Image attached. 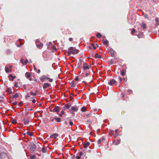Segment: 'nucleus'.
I'll list each match as a JSON object with an SVG mask.
<instances>
[{
	"instance_id": "1",
	"label": "nucleus",
	"mask_w": 159,
	"mask_h": 159,
	"mask_svg": "<svg viewBox=\"0 0 159 159\" xmlns=\"http://www.w3.org/2000/svg\"><path fill=\"white\" fill-rule=\"evenodd\" d=\"M68 50H70L72 54H76L78 53L79 50L73 47H70L68 48Z\"/></svg>"
},
{
	"instance_id": "2",
	"label": "nucleus",
	"mask_w": 159,
	"mask_h": 159,
	"mask_svg": "<svg viewBox=\"0 0 159 159\" xmlns=\"http://www.w3.org/2000/svg\"><path fill=\"white\" fill-rule=\"evenodd\" d=\"M1 159H9L7 155L5 152H2L0 154Z\"/></svg>"
},
{
	"instance_id": "3",
	"label": "nucleus",
	"mask_w": 159,
	"mask_h": 159,
	"mask_svg": "<svg viewBox=\"0 0 159 159\" xmlns=\"http://www.w3.org/2000/svg\"><path fill=\"white\" fill-rule=\"evenodd\" d=\"M108 53L111 57H115V52L112 48H111L109 50Z\"/></svg>"
},
{
	"instance_id": "4",
	"label": "nucleus",
	"mask_w": 159,
	"mask_h": 159,
	"mask_svg": "<svg viewBox=\"0 0 159 159\" xmlns=\"http://www.w3.org/2000/svg\"><path fill=\"white\" fill-rule=\"evenodd\" d=\"M90 66L85 62H84L83 64V68L84 70H87L89 69Z\"/></svg>"
},
{
	"instance_id": "5",
	"label": "nucleus",
	"mask_w": 159,
	"mask_h": 159,
	"mask_svg": "<svg viewBox=\"0 0 159 159\" xmlns=\"http://www.w3.org/2000/svg\"><path fill=\"white\" fill-rule=\"evenodd\" d=\"M116 83V81L114 79H112L109 80V81L108 82V84L111 86H113Z\"/></svg>"
},
{
	"instance_id": "6",
	"label": "nucleus",
	"mask_w": 159,
	"mask_h": 159,
	"mask_svg": "<svg viewBox=\"0 0 159 159\" xmlns=\"http://www.w3.org/2000/svg\"><path fill=\"white\" fill-rule=\"evenodd\" d=\"M49 77H48L46 75H43L42 77L40 78V80L41 82H43L45 80H48Z\"/></svg>"
},
{
	"instance_id": "7",
	"label": "nucleus",
	"mask_w": 159,
	"mask_h": 159,
	"mask_svg": "<svg viewBox=\"0 0 159 159\" xmlns=\"http://www.w3.org/2000/svg\"><path fill=\"white\" fill-rule=\"evenodd\" d=\"M36 146L34 144H31L30 147V151L32 152H34L36 150Z\"/></svg>"
},
{
	"instance_id": "8",
	"label": "nucleus",
	"mask_w": 159,
	"mask_h": 159,
	"mask_svg": "<svg viewBox=\"0 0 159 159\" xmlns=\"http://www.w3.org/2000/svg\"><path fill=\"white\" fill-rule=\"evenodd\" d=\"M97 46H98V45L97 44L92 43L91 46L89 47V48L90 49H93L95 50Z\"/></svg>"
},
{
	"instance_id": "9",
	"label": "nucleus",
	"mask_w": 159,
	"mask_h": 159,
	"mask_svg": "<svg viewBox=\"0 0 159 159\" xmlns=\"http://www.w3.org/2000/svg\"><path fill=\"white\" fill-rule=\"evenodd\" d=\"M60 109V107L57 106H55L54 108L52 110V112H57L59 111Z\"/></svg>"
},
{
	"instance_id": "10",
	"label": "nucleus",
	"mask_w": 159,
	"mask_h": 159,
	"mask_svg": "<svg viewBox=\"0 0 159 159\" xmlns=\"http://www.w3.org/2000/svg\"><path fill=\"white\" fill-rule=\"evenodd\" d=\"M58 136V134L56 133H54L50 136V137L51 138H53L54 139H55Z\"/></svg>"
},
{
	"instance_id": "11",
	"label": "nucleus",
	"mask_w": 159,
	"mask_h": 159,
	"mask_svg": "<svg viewBox=\"0 0 159 159\" xmlns=\"http://www.w3.org/2000/svg\"><path fill=\"white\" fill-rule=\"evenodd\" d=\"M51 86V84L48 83H44L43 84V88L44 89H46L48 87H50Z\"/></svg>"
},
{
	"instance_id": "12",
	"label": "nucleus",
	"mask_w": 159,
	"mask_h": 159,
	"mask_svg": "<svg viewBox=\"0 0 159 159\" xmlns=\"http://www.w3.org/2000/svg\"><path fill=\"white\" fill-rule=\"evenodd\" d=\"M90 143V142L88 141L84 142V148H87L89 145Z\"/></svg>"
},
{
	"instance_id": "13",
	"label": "nucleus",
	"mask_w": 159,
	"mask_h": 159,
	"mask_svg": "<svg viewBox=\"0 0 159 159\" xmlns=\"http://www.w3.org/2000/svg\"><path fill=\"white\" fill-rule=\"evenodd\" d=\"M21 63L23 65H26L28 62V60L27 59H26L25 62H24L23 60L22 59H20Z\"/></svg>"
},
{
	"instance_id": "14",
	"label": "nucleus",
	"mask_w": 159,
	"mask_h": 159,
	"mask_svg": "<svg viewBox=\"0 0 159 159\" xmlns=\"http://www.w3.org/2000/svg\"><path fill=\"white\" fill-rule=\"evenodd\" d=\"M103 43L105 44L107 46H108V41L106 39H103L102 40Z\"/></svg>"
},
{
	"instance_id": "15",
	"label": "nucleus",
	"mask_w": 159,
	"mask_h": 159,
	"mask_svg": "<svg viewBox=\"0 0 159 159\" xmlns=\"http://www.w3.org/2000/svg\"><path fill=\"white\" fill-rule=\"evenodd\" d=\"M11 90V89L10 88H9L7 89L6 92L7 93H9L10 94H12L13 93Z\"/></svg>"
},
{
	"instance_id": "16",
	"label": "nucleus",
	"mask_w": 159,
	"mask_h": 159,
	"mask_svg": "<svg viewBox=\"0 0 159 159\" xmlns=\"http://www.w3.org/2000/svg\"><path fill=\"white\" fill-rule=\"evenodd\" d=\"M117 57H115L113 59H111L109 60V61L111 65L113 64V62L115 61L116 59H117Z\"/></svg>"
},
{
	"instance_id": "17",
	"label": "nucleus",
	"mask_w": 159,
	"mask_h": 159,
	"mask_svg": "<svg viewBox=\"0 0 159 159\" xmlns=\"http://www.w3.org/2000/svg\"><path fill=\"white\" fill-rule=\"evenodd\" d=\"M30 73L26 72L25 74V76L27 79H28L30 76Z\"/></svg>"
},
{
	"instance_id": "18",
	"label": "nucleus",
	"mask_w": 159,
	"mask_h": 159,
	"mask_svg": "<svg viewBox=\"0 0 159 159\" xmlns=\"http://www.w3.org/2000/svg\"><path fill=\"white\" fill-rule=\"evenodd\" d=\"M143 33L142 32H139L137 36L139 38H142L143 37Z\"/></svg>"
},
{
	"instance_id": "19",
	"label": "nucleus",
	"mask_w": 159,
	"mask_h": 159,
	"mask_svg": "<svg viewBox=\"0 0 159 159\" xmlns=\"http://www.w3.org/2000/svg\"><path fill=\"white\" fill-rule=\"evenodd\" d=\"M55 120H56V121L57 122H61V121L60 120H61V118L60 117H57L56 116L54 117Z\"/></svg>"
},
{
	"instance_id": "20",
	"label": "nucleus",
	"mask_w": 159,
	"mask_h": 159,
	"mask_svg": "<svg viewBox=\"0 0 159 159\" xmlns=\"http://www.w3.org/2000/svg\"><path fill=\"white\" fill-rule=\"evenodd\" d=\"M9 76L10 77V78H9V80L11 81L13 80L16 77L15 76H12L11 74H10Z\"/></svg>"
},
{
	"instance_id": "21",
	"label": "nucleus",
	"mask_w": 159,
	"mask_h": 159,
	"mask_svg": "<svg viewBox=\"0 0 159 159\" xmlns=\"http://www.w3.org/2000/svg\"><path fill=\"white\" fill-rule=\"evenodd\" d=\"M23 121H24V124L25 125H28V123L29 121V120L25 119V118H24L23 119Z\"/></svg>"
},
{
	"instance_id": "22",
	"label": "nucleus",
	"mask_w": 159,
	"mask_h": 159,
	"mask_svg": "<svg viewBox=\"0 0 159 159\" xmlns=\"http://www.w3.org/2000/svg\"><path fill=\"white\" fill-rule=\"evenodd\" d=\"M71 110L75 111H77L78 110V109L74 106H73L71 107Z\"/></svg>"
},
{
	"instance_id": "23",
	"label": "nucleus",
	"mask_w": 159,
	"mask_h": 159,
	"mask_svg": "<svg viewBox=\"0 0 159 159\" xmlns=\"http://www.w3.org/2000/svg\"><path fill=\"white\" fill-rule=\"evenodd\" d=\"M70 107V106L69 105H65L64 106V110H66L67 109H69Z\"/></svg>"
},
{
	"instance_id": "24",
	"label": "nucleus",
	"mask_w": 159,
	"mask_h": 159,
	"mask_svg": "<svg viewBox=\"0 0 159 159\" xmlns=\"http://www.w3.org/2000/svg\"><path fill=\"white\" fill-rule=\"evenodd\" d=\"M141 27L143 28V30L146 29V24H144V23L143 22L142 23V25L141 26Z\"/></svg>"
},
{
	"instance_id": "25",
	"label": "nucleus",
	"mask_w": 159,
	"mask_h": 159,
	"mask_svg": "<svg viewBox=\"0 0 159 159\" xmlns=\"http://www.w3.org/2000/svg\"><path fill=\"white\" fill-rule=\"evenodd\" d=\"M81 111L83 112H85L86 111V108L85 107H83L81 108Z\"/></svg>"
},
{
	"instance_id": "26",
	"label": "nucleus",
	"mask_w": 159,
	"mask_h": 159,
	"mask_svg": "<svg viewBox=\"0 0 159 159\" xmlns=\"http://www.w3.org/2000/svg\"><path fill=\"white\" fill-rule=\"evenodd\" d=\"M43 45V44L42 43H40L39 44H37V47L38 48H40L42 47Z\"/></svg>"
},
{
	"instance_id": "27",
	"label": "nucleus",
	"mask_w": 159,
	"mask_h": 159,
	"mask_svg": "<svg viewBox=\"0 0 159 159\" xmlns=\"http://www.w3.org/2000/svg\"><path fill=\"white\" fill-rule=\"evenodd\" d=\"M18 97V94L17 93H16L15 95L12 96V98H17Z\"/></svg>"
},
{
	"instance_id": "28",
	"label": "nucleus",
	"mask_w": 159,
	"mask_h": 159,
	"mask_svg": "<svg viewBox=\"0 0 159 159\" xmlns=\"http://www.w3.org/2000/svg\"><path fill=\"white\" fill-rule=\"evenodd\" d=\"M95 58H102L101 56L97 54H96L95 55Z\"/></svg>"
},
{
	"instance_id": "29",
	"label": "nucleus",
	"mask_w": 159,
	"mask_h": 159,
	"mask_svg": "<svg viewBox=\"0 0 159 159\" xmlns=\"http://www.w3.org/2000/svg\"><path fill=\"white\" fill-rule=\"evenodd\" d=\"M96 36L97 38H100L102 36V35L99 33H98L97 34Z\"/></svg>"
},
{
	"instance_id": "30",
	"label": "nucleus",
	"mask_w": 159,
	"mask_h": 159,
	"mask_svg": "<svg viewBox=\"0 0 159 159\" xmlns=\"http://www.w3.org/2000/svg\"><path fill=\"white\" fill-rule=\"evenodd\" d=\"M5 70L6 72L7 73H8L9 71H11V70H9V68L7 67H5Z\"/></svg>"
},
{
	"instance_id": "31",
	"label": "nucleus",
	"mask_w": 159,
	"mask_h": 159,
	"mask_svg": "<svg viewBox=\"0 0 159 159\" xmlns=\"http://www.w3.org/2000/svg\"><path fill=\"white\" fill-rule=\"evenodd\" d=\"M61 113H60L59 114V116L60 117H62V115L63 114H64V113H65V112H64V111H61Z\"/></svg>"
},
{
	"instance_id": "32",
	"label": "nucleus",
	"mask_w": 159,
	"mask_h": 159,
	"mask_svg": "<svg viewBox=\"0 0 159 159\" xmlns=\"http://www.w3.org/2000/svg\"><path fill=\"white\" fill-rule=\"evenodd\" d=\"M26 134L30 136H33V134L32 133L30 132L29 131H27L26 132Z\"/></svg>"
},
{
	"instance_id": "33",
	"label": "nucleus",
	"mask_w": 159,
	"mask_h": 159,
	"mask_svg": "<svg viewBox=\"0 0 159 159\" xmlns=\"http://www.w3.org/2000/svg\"><path fill=\"white\" fill-rule=\"evenodd\" d=\"M11 122L13 124H16L17 123V120H16L14 119L11 121Z\"/></svg>"
},
{
	"instance_id": "34",
	"label": "nucleus",
	"mask_w": 159,
	"mask_h": 159,
	"mask_svg": "<svg viewBox=\"0 0 159 159\" xmlns=\"http://www.w3.org/2000/svg\"><path fill=\"white\" fill-rule=\"evenodd\" d=\"M136 30L134 28L132 30L131 32V34L132 35H133L135 32Z\"/></svg>"
},
{
	"instance_id": "35",
	"label": "nucleus",
	"mask_w": 159,
	"mask_h": 159,
	"mask_svg": "<svg viewBox=\"0 0 159 159\" xmlns=\"http://www.w3.org/2000/svg\"><path fill=\"white\" fill-rule=\"evenodd\" d=\"M46 151H47V150L45 148H42V151L43 152H46Z\"/></svg>"
},
{
	"instance_id": "36",
	"label": "nucleus",
	"mask_w": 159,
	"mask_h": 159,
	"mask_svg": "<svg viewBox=\"0 0 159 159\" xmlns=\"http://www.w3.org/2000/svg\"><path fill=\"white\" fill-rule=\"evenodd\" d=\"M36 158V156L35 155H34L31 156L30 159H35Z\"/></svg>"
},
{
	"instance_id": "37",
	"label": "nucleus",
	"mask_w": 159,
	"mask_h": 159,
	"mask_svg": "<svg viewBox=\"0 0 159 159\" xmlns=\"http://www.w3.org/2000/svg\"><path fill=\"white\" fill-rule=\"evenodd\" d=\"M69 124L71 126L72 125H73V123L71 121V120H70Z\"/></svg>"
},
{
	"instance_id": "38",
	"label": "nucleus",
	"mask_w": 159,
	"mask_h": 159,
	"mask_svg": "<svg viewBox=\"0 0 159 159\" xmlns=\"http://www.w3.org/2000/svg\"><path fill=\"white\" fill-rule=\"evenodd\" d=\"M30 93L31 95H33V96H35L36 95V94L34 93L33 92L31 91L30 92Z\"/></svg>"
},
{
	"instance_id": "39",
	"label": "nucleus",
	"mask_w": 159,
	"mask_h": 159,
	"mask_svg": "<svg viewBox=\"0 0 159 159\" xmlns=\"http://www.w3.org/2000/svg\"><path fill=\"white\" fill-rule=\"evenodd\" d=\"M155 21L157 23H158L159 22V18L157 17L155 19Z\"/></svg>"
},
{
	"instance_id": "40",
	"label": "nucleus",
	"mask_w": 159,
	"mask_h": 159,
	"mask_svg": "<svg viewBox=\"0 0 159 159\" xmlns=\"http://www.w3.org/2000/svg\"><path fill=\"white\" fill-rule=\"evenodd\" d=\"M125 73L124 71H122L121 73V75H122V76H124L125 75Z\"/></svg>"
},
{
	"instance_id": "41",
	"label": "nucleus",
	"mask_w": 159,
	"mask_h": 159,
	"mask_svg": "<svg viewBox=\"0 0 159 159\" xmlns=\"http://www.w3.org/2000/svg\"><path fill=\"white\" fill-rule=\"evenodd\" d=\"M78 80H79V77L78 76H76L74 80L75 81H77Z\"/></svg>"
},
{
	"instance_id": "42",
	"label": "nucleus",
	"mask_w": 159,
	"mask_h": 159,
	"mask_svg": "<svg viewBox=\"0 0 159 159\" xmlns=\"http://www.w3.org/2000/svg\"><path fill=\"white\" fill-rule=\"evenodd\" d=\"M18 83L17 82H16L15 83V84H14L15 86L16 87H19V86H18Z\"/></svg>"
},
{
	"instance_id": "43",
	"label": "nucleus",
	"mask_w": 159,
	"mask_h": 159,
	"mask_svg": "<svg viewBox=\"0 0 159 159\" xmlns=\"http://www.w3.org/2000/svg\"><path fill=\"white\" fill-rule=\"evenodd\" d=\"M102 140H101V139L100 138L98 141V144H99L101 142H102Z\"/></svg>"
},
{
	"instance_id": "44",
	"label": "nucleus",
	"mask_w": 159,
	"mask_h": 159,
	"mask_svg": "<svg viewBox=\"0 0 159 159\" xmlns=\"http://www.w3.org/2000/svg\"><path fill=\"white\" fill-rule=\"evenodd\" d=\"M68 51H69L67 53H68L67 55H68V56H69L71 55V53L70 52V50H68Z\"/></svg>"
},
{
	"instance_id": "45",
	"label": "nucleus",
	"mask_w": 159,
	"mask_h": 159,
	"mask_svg": "<svg viewBox=\"0 0 159 159\" xmlns=\"http://www.w3.org/2000/svg\"><path fill=\"white\" fill-rule=\"evenodd\" d=\"M48 80H49V81L50 82H52L53 81V79H50V78H49V79Z\"/></svg>"
},
{
	"instance_id": "46",
	"label": "nucleus",
	"mask_w": 159,
	"mask_h": 159,
	"mask_svg": "<svg viewBox=\"0 0 159 159\" xmlns=\"http://www.w3.org/2000/svg\"><path fill=\"white\" fill-rule=\"evenodd\" d=\"M37 73L39 74L40 72V70L39 69H37V70H36Z\"/></svg>"
},
{
	"instance_id": "47",
	"label": "nucleus",
	"mask_w": 159,
	"mask_h": 159,
	"mask_svg": "<svg viewBox=\"0 0 159 159\" xmlns=\"http://www.w3.org/2000/svg\"><path fill=\"white\" fill-rule=\"evenodd\" d=\"M32 102L33 103H34L36 102V100L35 99H33L32 100Z\"/></svg>"
},
{
	"instance_id": "48",
	"label": "nucleus",
	"mask_w": 159,
	"mask_h": 159,
	"mask_svg": "<svg viewBox=\"0 0 159 159\" xmlns=\"http://www.w3.org/2000/svg\"><path fill=\"white\" fill-rule=\"evenodd\" d=\"M90 75V72H87L86 73V76L87 77V76H89Z\"/></svg>"
},
{
	"instance_id": "49",
	"label": "nucleus",
	"mask_w": 159,
	"mask_h": 159,
	"mask_svg": "<svg viewBox=\"0 0 159 159\" xmlns=\"http://www.w3.org/2000/svg\"><path fill=\"white\" fill-rule=\"evenodd\" d=\"M101 139L102 141H104L105 140V138L104 137H102L101 138H100Z\"/></svg>"
},
{
	"instance_id": "50",
	"label": "nucleus",
	"mask_w": 159,
	"mask_h": 159,
	"mask_svg": "<svg viewBox=\"0 0 159 159\" xmlns=\"http://www.w3.org/2000/svg\"><path fill=\"white\" fill-rule=\"evenodd\" d=\"M83 153L82 152H80L79 154L80 156H82L83 155Z\"/></svg>"
},
{
	"instance_id": "51",
	"label": "nucleus",
	"mask_w": 159,
	"mask_h": 159,
	"mask_svg": "<svg viewBox=\"0 0 159 159\" xmlns=\"http://www.w3.org/2000/svg\"><path fill=\"white\" fill-rule=\"evenodd\" d=\"M23 87L25 89V90L26 89V84L24 85L23 86Z\"/></svg>"
},
{
	"instance_id": "52",
	"label": "nucleus",
	"mask_w": 159,
	"mask_h": 159,
	"mask_svg": "<svg viewBox=\"0 0 159 159\" xmlns=\"http://www.w3.org/2000/svg\"><path fill=\"white\" fill-rule=\"evenodd\" d=\"M76 158L77 159H80V156H77L76 157Z\"/></svg>"
},
{
	"instance_id": "53",
	"label": "nucleus",
	"mask_w": 159,
	"mask_h": 159,
	"mask_svg": "<svg viewBox=\"0 0 159 159\" xmlns=\"http://www.w3.org/2000/svg\"><path fill=\"white\" fill-rule=\"evenodd\" d=\"M86 116L87 117H91V116L90 114H88L86 115Z\"/></svg>"
},
{
	"instance_id": "54",
	"label": "nucleus",
	"mask_w": 159,
	"mask_h": 159,
	"mask_svg": "<svg viewBox=\"0 0 159 159\" xmlns=\"http://www.w3.org/2000/svg\"><path fill=\"white\" fill-rule=\"evenodd\" d=\"M64 124L65 125H67L68 124V122L67 121H64Z\"/></svg>"
},
{
	"instance_id": "55",
	"label": "nucleus",
	"mask_w": 159,
	"mask_h": 159,
	"mask_svg": "<svg viewBox=\"0 0 159 159\" xmlns=\"http://www.w3.org/2000/svg\"><path fill=\"white\" fill-rule=\"evenodd\" d=\"M69 40L70 41H71L73 40V38H69Z\"/></svg>"
},
{
	"instance_id": "56",
	"label": "nucleus",
	"mask_w": 159,
	"mask_h": 159,
	"mask_svg": "<svg viewBox=\"0 0 159 159\" xmlns=\"http://www.w3.org/2000/svg\"><path fill=\"white\" fill-rule=\"evenodd\" d=\"M54 119H54V117L53 118V119H51V120H50V121H51V122H53V121H54Z\"/></svg>"
},
{
	"instance_id": "57",
	"label": "nucleus",
	"mask_w": 159,
	"mask_h": 159,
	"mask_svg": "<svg viewBox=\"0 0 159 159\" xmlns=\"http://www.w3.org/2000/svg\"><path fill=\"white\" fill-rule=\"evenodd\" d=\"M22 104V103L21 102H20L19 103V106H21Z\"/></svg>"
},
{
	"instance_id": "58",
	"label": "nucleus",
	"mask_w": 159,
	"mask_h": 159,
	"mask_svg": "<svg viewBox=\"0 0 159 159\" xmlns=\"http://www.w3.org/2000/svg\"><path fill=\"white\" fill-rule=\"evenodd\" d=\"M119 80L120 82H121V80H122V78L120 77H119Z\"/></svg>"
},
{
	"instance_id": "59",
	"label": "nucleus",
	"mask_w": 159,
	"mask_h": 159,
	"mask_svg": "<svg viewBox=\"0 0 159 159\" xmlns=\"http://www.w3.org/2000/svg\"><path fill=\"white\" fill-rule=\"evenodd\" d=\"M125 97V95L124 94H122V98H123Z\"/></svg>"
},
{
	"instance_id": "60",
	"label": "nucleus",
	"mask_w": 159,
	"mask_h": 159,
	"mask_svg": "<svg viewBox=\"0 0 159 159\" xmlns=\"http://www.w3.org/2000/svg\"><path fill=\"white\" fill-rule=\"evenodd\" d=\"M26 97H27V98H29L30 97V95H29V94H27V95L26 96Z\"/></svg>"
},
{
	"instance_id": "61",
	"label": "nucleus",
	"mask_w": 159,
	"mask_h": 159,
	"mask_svg": "<svg viewBox=\"0 0 159 159\" xmlns=\"http://www.w3.org/2000/svg\"><path fill=\"white\" fill-rule=\"evenodd\" d=\"M118 129H116L115 130V132L116 133V134H117L118 131Z\"/></svg>"
},
{
	"instance_id": "62",
	"label": "nucleus",
	"mask_w": 159,
	"mask_h": 159,
	"mask_svg": "<svg viewBox=\"0 0 159 159\" xmlns=\"http://www.w3.org/2000/svg\"><path fill=\"white\" fill-rule=\"evenodd\" d=\"M17 102H15L13 103V104L14 105H15L16 104Z\"/></svg>"
},
{
	"instance_id": "63",
	"label": "nucleus",
	"mask_w": 159,
	"mask_h": 159,
	"mask_svg": "<svg viewBox=\"0 0 159 159\" xmlns=\"http://www.w3.org/2000/svg\"><path fill=\"white\" fill-rule=\"evenodd\" d=\"M75 85H74V84H72V85H71V86H72V87H75Z\"/></svg>"
},
{
	"instance_id": "64",
	"label": "nucleus",
	"mask_w": 159,
	"mask_h": 159,
	"mask_svg": "<svg viewBox=\"0 0 159 159\" xmlns=\"http://www.w3.org/2000/svg\"><path fill=\"white\" fill-rule=\"evenodd\" d=\"M29 80H30V81H32L33 80H32V78H30L29 79Z\"/></svg>"
}]
</instances>
